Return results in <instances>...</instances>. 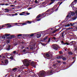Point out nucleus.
Wrapping results in <instances>:
<instances>
[{"instance_id":"22","label":"nucleus","mask_w":77,"mask_h":77,"mask_svg":"<svg viewBox=\"0 0 77 77\" xmlns=\"http://www.w3.org/2000/svg\"><path fill=\"white\" fill-rule=\"evenodd\" d=\"M37 38H39L41 36V34H37L36 35Z\"/></svg>"},{"instance_id":"35","label":"nucleus","mask_w":77,"mask_h":77,"mask_svg":"<svg viewBox=\"0 0 77 77\" xmlns=\"http://www.w3.org/2000/svg\"><path fill=\"white\" fill-rule=\"evenodd\" d=\"M62 59H63V60H66L67 59L65 57H63L62 58Z\"/></svg>"},{"instance_id":"54","label":"nucleus","mask_w":77,"mask_h":77,"mask_svg":"<svg viewBox=\"0 0 77 77\" xmlns=\"http://www.w3.org/2000/svg\"><path fill=\"white\" fill-rule=\"evenodd\" d=\"M35 3H38V1H37V0H35Z\"/></svg>"},{"instance_id":"42","label":"nucleus","mask_w":77,"mask_h":77,"mask_svg":"<svg viewBox=\"0 0 77 77\" xmlns=\"http://www.w3.org/2000/svg\"><path fill=\"white\" fill-rule=\"evenodd\" d=\"M22 25H27V22H25V23H23L22 24Z\"/></svg>"},{"instance_id":"59","label":"nucleus","mask_w":77,"mask_h":77,"mask_svg":"<svg viewBox=\"0 0 77 77\" xmlns=\"http://www.w3.org/2000/svg\"><path fill=\"white\" fill-rule=\"evenodd\" d=\"M25 14H26V15H29L30 14V13H26Z\"/></svg>"},{"instance_id":"61","label":"nucleus","mask_w":77,"mask_h":77,"mask_svg":"<svg viewBox=\"0 0 77 77\" xmlns=\"http://www.w3.org/2000/svg\"><path fill=\"white\" fill-rule=\"evenodd\" d=\"M16 53V51H13V54H15Z\"/></svg>"},{"instance_id":"10","label":"nucleus","mask_w":77,"mask_h":77,"mask_svg":"<svg viewBox=\"0 0 77 77\" xmlns=\"http://www.w3.org/2000/svg\"><path fill=\"white\" fill-rule=\"evenodd\" d=\"M53 48L55 50H57L59 48V46L57 45H55L53 46Z\"/></svg>"},{"instance_id":"28","label":"nucleus","mask_w":77,"mask_h":77,"mask_svg":"<svg viewBox=\"0 0 77 77\" xmlns=\"http://www.w3.org/2000/svg\"><path fill=\"white\" fill-rule=\"evenodd\" d=\"M48 39V36H46L43 38V40L44 41H45V40H46V39Z\"/></svg>"},{"instance_id":"3","label":"nucleus","mask_w":77,"mask_h":77,"mask_svg":"<svg viewBox=\"0 0 77 77\" xmlns=\"http://www.w3.org/2000/svg\"><path fill=\"white\" fill-rule=\"evenodd\" d=\"M45 55L46 57H47V58L45 57V58L48 59H52V57H53V55L51 54H46Z\"/></svg>"},{"instance_id":"12","label":"nucleus","mask_w":77,"mask_h":77,"mask_svg":"<svg viewBox=\"0 0 77 77\" xmlns=\"http://www.w3.org/2000/svg\"><path fill=\"white\" fill-rule=\"evenodd\" d=\"M16 36L15 35H11V36L8 37H7V39H12V38H16Z\"/></svg>"},{"instance_id":"39","label":"nucleus","mask_w":77,"mask_h":77,"mask_svg":"<svg viewBox=\"0 0 77 77\" xmlns=\"http://www.w3.org/2000/svg\"><path fill=\"white\" fill-rule=\"evenodd\" d=\"M77 19V17H73L72 18V19L73 20H76Z\"/></svg>"},{"instance_id":"31","label":"nucleus","mask_w":77,"mask_h":77,"mask_svg":"<svg viewBox=\"0 0 77 77\" xmlns=\"http://www.w3.org/2000/svg\"><path fill=\"white\" fill-rule=\"evenodd\" d=\"M68 54H69V55H72V52H71V51H69L68 52Z\"/></svg>"},{"instance_id":"27","label":"nucleus","mask_w":77,"mask_h":77,"mask_svg":"<svg viewBox=\"0 0 77 77\" xmlns=\"http://www.w3.org/2000/svg\"><path fill=\"white\" fill-rule=\"evenodd\" d=\"M64 45H72V44H71V43H68L67 42H66L65 44H64Z\"/></svg>"},{"instance_id":"25","label":"nucleus","mask_w":77,"mask_h":77,"mask_svg":"<svg viewBox=\"0 0 77 77\" xmlns=\"http://www.w3.org/2000/svg\"><path fill=\"white\" fill-rule=\"evenodd\" d=\"M9 23H7L5 24V25H3L1 27V28H3L5 27V25L6 26H8L9 25Z\"/></svg>"},{"instance_id":"4","label":"nucleus","mask_w":77,"mask_h":77,"mask_svg":"<svg viewBox=\"0 0 77 77\" xmlns=\"http://www.w3.org/2000/svg\"><path fill=\"white\" fill-rule=\"evenodd\" d=\"M69 14L67 15L66 16V19H67V18L69 17V18H71V16H74V15H75V13L74 12H72L71 11H70L69 13Z\"/></svg>"},{"instance_id":"40","label":"nucleus","mask_w":77,"mask_h":77,"mask_svg":"<svg viewBox=\"0 0 77 77\" xmlns=\"http://www.w3.org/2000/svg\"><path fill=\"white\" fill-rule=\"evenodd\" d=\"M65 27H69L70 26V24H68L66 25H65Z\"/></svg>"},{"instance_id":"60","label":"nucleus","mask_w":77,"mask_h":77,"mask_svg":"<svg viewBox=\"0 0 77 77\" xmlns=\"http://www.w3.org/2000/svg\"><path fill=\"white\" fill-rule=\"evenodd\" d=\"M41 20V19H39L38 20H36L37 21H40Z\"/></svg>"},{"instance_id":"32","label":"nucleus","mask_w":77,"mask_h":77,"mask_svg":"<svg viewBox=\"0 0 77 77\" xmlns=\"http://www.w3.org/2000/svg\"><path fill=\"white\" fill-rule=\"evenodd\" d=\"M77 0H74L72 3V4H73L74 3H77Z\"/></svg>"},{"instance_id":"26","label":"nucleus","mask_w":77,"mask_h":77,"mask_svg":"<svg viewBox=\"0 0 77 77\" xmlns=\"http://www.w3.org/2000/svg\"><path fill=\"white\" fill-rule=\"evenodd\" d=\"M9 16H11V15H12L13 16H15V15H17L18 14L17 13H16L15 14H9Z\"/></svg>"},{"instance_id":"1","label":"nucleus","mask_w":77,"mask_h":77,"mask_svg":"<svg viewBox=\"0 0 77 77\" xmlns=\"http://www.w3.org/2000/svg\"><path fill=\"white\" fill-rule=\"evenodd\" d=\"M53 12H54V10H53V8H52L48 9L45 12L46 13V15H48V14L50 15L51 14H52Z\"/></svg>"},{"instance_id":"50","label":"nucleus","mask_w":77,"mask_h":77,"mask_svg":"<svg viewBox=\"0 0 77 77\" xmlns=\"http://www.w3.org/2000/svg\"><path fill=\"white\" fill-rule=\"evenodd\" d=\"M15 24L17 25V24H21L22 23H16Z\"/></svg>"},{"instance_id":"23","label":"nucleus","mask_w":77,"mask_h":77,"mask_svg":"<svg viewBox=\"0 0 77 77\" xmlns=\"http://www.w3.org/2000/svg\"><path fill=\"white\" fill-rule=\"evenodd\" d=\"M41 15H42V14H38L36 17V18H39L40 17H41Z\"/></svg>"},{"instance_id":"11","label":"nucleus","mask_w":77,"mask_h":77,"mask_svg":"<svg viewBox=\"0 0 77 77\" xmlns=\"http://www.w3.org/2000/svg\"><path fill=\"white\" fill-rule=\"evenodd\" d=\"M77 22H75L73 23H70L69 24H70V26H73V27H75L77 26Z\"/></svg>"},{"instance_id":"5","label":"nucleus","mask_w":77,"mask_h":77,"mask_svg":"<svg viewBox=\"0 0 77 77\" xmlns=\"http://www.w3.org/2000/svg\"><path fill=\"white\" fill-rule=\"evenodd\" d=\"M45 72V75L46 74L47 75H51V74L53 73V71L50 70H48L46 72Z\"/></svg>"},{"instance_id":"58","label":"nucleus","mask_w":77,"mask_h":77,"mask_svg":"<svg viewBox=\"0 0 77 77\" xmlns=\"http://www.w3.org/2000/svg\"><path fill=\"white\" fill-rule=\"evenodd\" d=\"M32 9V8L31 7H29V8H28V10H30V9Z\"/></svg>"},{"instance_id":"18","label":"nucleus","mask_w":77,"mask_h":77,"mask_svg":"<svg viewBox=\"0 0 77 77\" xmlns=\"http://www.w3.org/2000/svg\"><path fill=\"white\" fill-rule=\"evenodd\" d=\"M9 11H10V10H9V9L8 8H5L4 12L5 13L7 12V13H9Z\"/></svg>"},{"instance_id":"33","label":"nucleus","mask_w":77,"mask_h":77,"mask_svg":"<svg viewBox=\"0 0 77 77\" xmlns=\"http://www.w3.org/2000/svg\"><path fill=\"white\" fill-rule=\"evenodd\" d=\"M17 68H15L13 69V71H16L17 70Z\"/></svg>"},{"instance_id":"29","label":"nucleus","mask_w":77,"mask_h":77,"mask_svg":"<svg viewBox=\"0 0 77 77\" xmlns=\"http://www.w3.org/2000/svg\"><path fill=\"white\" fill-rule=\"evenodd\" d=\"M5 36H6V38H7V37H8V36H10V34H5Z\"/></svg>"},{"instance_id":"41","label":"nucleus","mask_w":77,"mask_h":77,"mask_svg":"<svg viewBox=\"0 0 77 77\" xmlns=\"http://www.w3.org/2000/svg\"><path fill=\"white\" fill-rule=\"evenodd\" d=\"M73 29V28L69 27L66 29V30H70V29Z\"/></svg>"},{"instance_id":"51","label":"nucleus","mask_w":77,"mask_h":77,"mask_svg":"<svg viewBox=\"0 0 77 77\" xmlns=\"http://www.w3.org/2000/svg\"><path fill=\"white\" fill-rule=\"evenodd\" d=\"M54 2H52L51 3H50L49 5H52V4H53V3H54Z\"/></svg>"},{"instance_id":"19","label":"nucleus","mask_w":77,"mask_h":77,"mask_svg":"<svg viewBox=\"0 0 77 77\" xmlns=\"http://www.w3.org/2000/svg\"><path fill=\"white\" fill-rule=\"evenodd\" d=\"M31 63V65L32 66L34 67V68H35V67H36V66H35V64L34 63V62L32 61Z\"/></svg>"},{"instance_id":"49","label":"nucleus","mask_w":77,"mask_h":77,"mask_svg":"<svg viewBox=\"0 0 77 77\" xmlns=\"http://www.w3.org/2000/svg\"><path fill=\"white\" fill-rule=\"evenodd\" d=\"M63 30H65V29L64 28L63 29L60 31L59 32V33H60V32H62Z\"/></svg>"},{"instance_id":"52","label":"nucleus","mask_w":77,"mask_h":77,"mask_svg":"<svg viewBox=\"0 0 77 77\" xmlns=\"http://www.w3.org/2000/svg\"><path fill=\"white\" fill-rule=\"evenodd\" d=\"M0 5L1 6L2 5V6H4L5 5V4H1L0 3Z\"/></svg>"},{"instance_id":"53","label":"nucleus","mask_w":77,"mask_h":77,"mask_svg":"<svg viewBox=\"0 0 77 77\" xmlns=\"http://www.w3.org/2000/svg\"><path fill=\"white\" fill-rule=\"evenodd\" d=\"M7 43H9V42H10V40H8L7 41Z\"/></svg>"},{"instance_id":"20","label":"nucleus","mask_w":77,"mask_h":77,"mask_svg":"<svg viewBox=\"0 0 77 77\" xmlns=\"http://www.w3.org/2000/svg\"><path fill=\"white\" fill-rule=\"evenodd\" d=\"M60 29H61V28H59V29H57L56 30H54L52 32V33H55V32H57V31H58V30H60Z\"/></svg>"},{"instance_id":"36","label":"nucleus","mask_w":77,"mask_h":77,"mask_svg":"<svg viewBox=\"0 0 77 77\" xmlns=\"http://www.w3.org/2000/svg\"><path fill=\"white\" fill-rule=\"evenodd\" d=\"M65 43L66 42H64L63 41H61V43L63 45H65Z\"/></svg>"},{"instance_id":"64","label":"nucleus","mask_w":77,"mask_h":77,"mask_svg":"<svg viewBox=\"0 0 77 77\" xmlns=\"http://www.w3.org/2000/svg\"><path fill=\"white\" fill-rule=\"evenodd\" d=\"M20 68H21V69H24V67H21Z\"/></svg>"},{"instance_id":"45","label":"nucleus","mask_w":77,"mask_h":77,"mask_svg":"<svg viewBox=\"0 0 77 77\" xmlns=\"http://www.w3.org/2000/svg\"><path fill=\"white\" fill-rule=\"evenodd\" d=\"M19 15H25V16H26V15L25 14H19Z\"/></svg>"},{"instance_id":"14","label":"nucleus","mask_w":77,"mask_h":77,"mask_svg":"<svg viewBox=\"0 0 77 77\" xmlns=\"http://www.w3.org/2000/svg\"><path fill=\"white\" fill-rule=\"evenodd\" d=\"M9 53H3L2 54L3 55V56H5V57H7L9 55Z\"/></svg>"},{"instance_id":"47","label":"nucleus","mask_w":77,"mask_h":77,"mask_svg":"<svg viewBox=\"0 0 77 77\" xmlns=\"http://www.w3.org/2000/svg\"><path fill=\"white\" fill-rule=\"evenodd\" d=\"M22 36V34H19L17 35V36H18V37H19V36Z\"/></svg>"},{"instance_id":"16","label":"nucleus","mask_w":77,"mask_h":77,"mask_svg":"<svg viewBox=\"0 0 77 77\" xmlns=\"http://www.w3.org/2000/svg\"><path fill=\"white\" fill-rule=\"evenodd\" d=\"M11 47V46L9 45H7V46H6V47L7 48L6 50H8V51H9V50H10V47Z\"/></svg>"},{"instance_id":"21","label":"nucleus","mask_w":77,"mask_h":77,"mask_svg":"<svg viewBox=\"0 0 77 77\" xmlns=\"http://www.w3.org/2000/svg\"><path fill=\"white\" fill-rule=\"evenodd\" d=\"M35 35L34 33H32L28 35V36H30V37H32Z\"/></svg>"},{"instance_id":"55","label":"nucleus","mask_w":77,"mask_h":77,"mask_svg":"<svg viewBox=\"0 0 77 77\" xmlns=\"http://www.w3.org/2000/svg\"><path fill=\"white\" fill-rule=\"evenodd\" d=\"M57 65V64L55 63V64H53V66H56Z\"/></svg>"},{"instance_id":"13","label":"nucleus","mask_w":77,"mask_h":77,"mask_svg":"<svg viewBox=\"0 0 77 77\" xmlns=\"http://www.w3.org/2000/svg\"><path fill=\"white\" fill-rule=\"evenodd\" d=\"M74 51H77V46L76 45H74Z\"/></svg>"},{"instance_id":"2","label":"nucleus","mask_w":77,"mask_h":77,"mask_svg":"<svg viewBox=\"0 0 77 77\" xmlns=\"http://www.w3.org/2000/svg\"><path fill=\"white\" fill-rule=\"evenodd\" d=\"M31 62V60H28L26 59H25L23 62V64L25 65L26 66H29V64H30V62Z\"/></svg>"},{"instance_id":"8","label":"nucleus","mask_w":77,"mask_h":77,"mask_svg":"<svg viewBox=\"0 0 77 77\" xmlns=\"http://www.w3.org/2000/svg\"><path fill=\"white\" fill-rule=\"evenodd\" d=\"M45 76V73L40 72L39 73V77H44Z\"/></svg>"},{"instance_id":"6","label":"nucleus","mask_w":77,"mask_h":77,"mask_svg":"<svg viewBox=\"0 0 77 77\" xmlns=\"http://www.w3.org/2000/svg\"><path fill=\"white\" fill-rule=\"evenodd\" d=\"M69 7H71L73 10L74 9H77V8H76V4H75H75H72V3H71V4L69 5Z\"/></svg>"},{"instance_id":"57","label":"nucleus","mask_w":77,"mask_h":77,"mask_svg":"<svg viewBox=\"0 0 77 77\" xmlns=\"http://www.w3.org/2000/svg\"><path fill=\"white\" fill-rule=\"evenodd\" d=\"M15 6V5H12L10 6V7H14Z\"/></svg>"},{"instance_id":"17","label":"nucleus","mask_w":77,"mask_h":77,"mask_svg":"<svg viewBox=\"0 0 77 77\" xmlns=\"http://www.w3.org/2000/svg\"><path fill=\"white\" fill-rule=\"evenodd\" d=\"M0 58H2V59H6V57L3 56V54L0 55Z\"/></svg>"},{"instance_id":"46","label":"nucleus","mask_w":77,"mask_h":77,"mask_svg":"<svg viewBox=\"0 0 77 77\" xmlns=\"http://www.w3.org/2000/svg\"><path fill=\"white\" fill-rule=\"evenodd\" d=\"M74 29L76 31H77V26H75Z\"/></svg>"},{"instance_id":"15","label":"nucleus","mask_w":77,"mask_h":77,"mask_svg":"<svg viewBox=\"0 0 77 77\" xmlns=\"http://www.w3.org/2000/svg\"><path fill=\"white\" fill-rule=\"evenodd\" d=\"M46 15L47 14H46V13H45V12L44 13H43L42 14V15H41V18H43V17H45Z\"/></svg>"},{"instance_id":"62","label":"nucleus","mask_w":77,"mask_h":77,"mask_svg":"<svg viewBox=\"0 0 77 77\" xmlns=\"http://www.w3.org/2000/svg\"><path fill=\"white\" fill-rule=\"evenodd\" d=\"M5 6H9V4H5Z\"/></svg>"},{"instance_id":"43","label":"nucleus","mask_w":77,"mask_h":77,"mask_svg":"<svg viewBox=\"0 0 77 77\" xmlns=\"http://www.w3.org/2000/svg\"><path fill=\"white\" fill-rule=\"evenodd\" d=\"M10 59H11V60H13V59H14V57L12 56H11L10 57Z\"/></svg>"},{"instance_id":"7","label":"nucleus","mask_w":77,"mask_h":77,"mask_svg":"<svg viewBox=\"0 0 77 77\" xmlns=\"http://www.w3.org/2000/svg\"><path fill=\"white\" fill-rule=\"evenodd\" d=\"M8 60H5L4 62L3 61H1V63L3 65H8Z\"/></svg>"},{"instance_id":"56","label":"nucleus","mask_w":77,"mask_h":77,"mask_svg":"<svg viewBox=\"0 0 77 77\" xmlns=\"http://www.w3.org/2000/svg\"><path fill=\"white\" fill-rule=\"evenodd\" d=\"M12 26V25H9L8 26H7V27H11Z\"/></svg>"},{"instance_id":"37","label":"nucleus","mask_w":77,"mask_h":77,"mask_svg":"<svg viewBox=\"0 0 77 77\" xmlns=\"http://www.w3.org/2000/svg\"><path fill=\"white\" fill-rule=\"evenodd\" d=\"M6 36L4 35H3L2 36L1 38H2V39H5L6 38Z\"/></svg>"},{"instance_id":"34","label":"nucleus","mask_w":77,"mask_h":77,"mask_svg":"<svg viewBox=\"0 0 77 77\" xmlns=\"http://www.w3.org/2000/svg\"><path fill=\"white\" fill-rule=\"evenodd\" d=\"M48 43L49 42H50V40H52L51 39V37L49 38L48 39Z\"/></svg>"},{"instance_id":"48","label":"nucleus","mask_w":77,"mask_h":77,"mask_svg":"<svg viewBox=\"0 0 77 77\" xmlns=\"http://www.w3.org/2000/svg\"><path fill=\"white\" fill-rule=\"evenodd\" d=\"M59 54H62L63 53V52L62 51H60L59 52Z\"/></svg>"},{"instance_id":"24","label":"nucleus","mask_w":77,"mask_h":77,"mask_svg":"<svg viewBox=\"0 0 77 77\" xmlns=\"http://www.w3.org/2000/svg\"><path fill=\"white\" fill-rule=\"evenodd\" d=\"M63 55H61L60 56H58L57 57V58L58 59H61V58H63Z\"/></svg>"},{"instance_id":"44","label":"nucleus","mask_w":77,"mask_h":77,"mask_svg":"<svg viewBox=\"0 0 77 77\" xmlns=\"http://www.w3.org/2000/svg\"><path fill=\"white\" fill-rule=\"evenodd\" d=\"M75 42L74 41H72L70 42V44H72L74 43H75Z\"/></svg>"},{"instance_id":"30","label":"nucleus","mask_w":77,"mask_h":77,"mask_svg":"<svg viewBox=\"0 0 77 77\" xmlns=\"http://www.w3.org/2000/svg\"><path fill=\"white\" fill-rule=\"evenodd\" d=\"M26 24H31L32 23V22L30 21H26Z\"/></svg>"},{"instance_id":"38","label":"nucleus","mask_w":77,"mask_h":77,"mask_svg":"<svg viewBox=\"0 0 77 77\" xmlns=\"http://www.w3.org/2000/svg\"><path fill=\"white\" fill-rule=\"evenodd\" d=\"M51 39H52V40H53V39H54L55 40V41H56V37H51Z\"/></svg>"},{"instance_id":"63","label":"nucleus","mask_w":77,"mask_h":77,"mask_svg":"<svg viewBox=\"0 0 77 77\" xmlns=\"http://www.w3.org/2000/svg\"><path fill=\"white\" fill-rule=\"evenodd\" d=\"M2 10H3V11H4V12H5V9H4V8H2Z\"/></svg>"},{"instance_id":"9","label":"nucleus","mask_w":77,"mask_h":77,"mask_svg":"<svg viewBox=\"0 0 77 77\" xmlns=\"http://www.w3.org/2000/svg\"><path fill=\"white\" fill-rule=\"evenodd\" d=\"M65 32V31H63L60 34V38H64V36H65V35H64V33Z\"/></svg>"}]
</instances>
